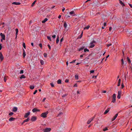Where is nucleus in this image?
<instances>
[{
	"label": "nucleus",
	"mask_w": 132,
	"mask_h": 132,
	"mask_svg": "<svg viewBox=\"0 0 132 132\" xmlns=\"http://www.w3.org/2000/svg\"><path fill=\"white\" fill-rule=\"evenodd\" d=\"M48 113V112L47 111L46 112L43 113L41 114V116L43 118H45L46 117Z\"/></svg>",
	"instance_id": "obj_1"
},
{
	"label": "nucleus",
	"mask_w": 132,
	"mask_h": 132,
	"mask_svg": "<svg viewBox=\"0 0 132 132\" xmlns=\"http://www.w3.org/2000/svg\"><path fill=\"white\" fill-rule=\"evenodd\" d=\"M95 43V40H93L90 43V47L92 48L94 47L95 45L94 44Z\"/></svg>",
	"instance_id": "obj_2"
},
{
	"label": "nucleus",
	"mask_w": 132,
	"mask_h": 132,
	"mask_svg": "<svg viewBox=\"0 0 132 132\" xmlns=\"http://www.w3.org/2000/svg\"><path fill=\"white\" fill-rule=\"evenodd\" d=\"M116 95L115 94H113V99L112 101V102L113 103H114L116 101Z\"/></svg>",
	"instance_id": "obj_3"
},
{
	"label": "nucleus",
	"mask_w": 132,
	"mask_h": 132,
	"mask_svg": "<svg viewBox=\"0 0 132 132\" xmlns=\"http://www.w3.org/2000/svg\"><path fill=\"white\" fill-rule=\"evenodd\" d=\"M0 35L2 38V39L1 40V41L2 42L3 40H5V36L4 34L2 33L0 34Z\"/></svg>",
	"instance_id": "obj_4"
},
{
	"label": "nucleus",
	"mask_w": 132,
	"mask_h": 132,
	"mask_svg": "<svg viewBox=\"0 0 132 132\" xmlns=\"http://www.w3.org/2000/svg\"><path fill=\"white\" fill-rule=\"evenodd\" d=\"M51 129L50 128H47L43 130L44 132H48L51 130Z\"/></svg>",
	"instance_id": "obj_5"
},
{
	"label": "nucleus",
	"mask_w": 132,
	"mask_h": 132,
	"mask_svg": "<svg viewBox=\"0 0 132 132\" xmlns=\"http://www.w3.org/2000/svg\"><path fill=\"white\" fill-rule=\"evenodd\" d=\"M69 14H70L71 16H77L76 14H75L74 11H73L70 12H69Z\"/></svg>",
	"instance_id": "obj_6"
},
{
	"label": "nucleus",
	"mask_w": 132,
	"mask_h": 132,
	"mask_svg": "<svg viewBox=\"0 0 132 132\" xmlns=\"http://www.w3.org/2000/svg\"><path fill=\"white\" fill-rule=\"evenodd\" d=\"M121 91H119L118 92V95L117 97L118 99H120L121 97Z\"/></svg>",
	"instance_id": "obj_7"
},
{
	"label": "nucleus",
	"mask_w": 132,
	"mask_h": 132,
	"mask_svg": "<svg viewBox=\"0 0 132 132\" xmlns=\"http://www.w3.org/2000/svg\"><path fill=\"white\" fill-rule=\"evenodd\" d=\"M94 117H93L89 119L87 122V123L88 124H89L90 122L93 120Z\"/></svg>",
	"instance_id": "obj_8"
},
{
	"label": "nucleus",
	"mask_w": 132,
	"mask_h": 132,
	"mask_svg": "<svg viewBox=\"0 0 132 132\" xmlns=\"http://www.w3.org/2000/svg\"><path fill=\"white\" fill-rule=\"evenodd\" d=\"M0 59L2 61L4 59V57H3V55L2 53L1 52L0 53Z\"/></svg>",
	"instance_id": "obj_9"
},
{
	"label": "nucleus",
	"mask_w": 132,
	"mask_h": 132,
	"mask_svg": "<svg viewBox=\"0 0 132 132\" xmlns=\"http://www.w3.org/2000/svg\"><path fill=\"white\" fill-rule=\"evenodd\" d=\"M118 114H116L115 116L113 117L112 119V121H113L116 118L117 116H118Z\"/></svg>",
	"instance_id": "obj_10"
},
{
	"label": "nucleus",
	"mask_w": 132,
	"mask_h": 132,
	"mask_svg": "<svg viewBox=\"0 0 132 132\" xmlns=\"http://www.w3.org/2000/svg\"><path fill=\"white\" fill-rule=\"evenodd\" d=\"M40 110L36 108H35L32 110V111L33 112H35L36 111H39Z\"/></svg>",
	"instance_id": "obj_11"
},
{
	"label": "nucleus",
	"mask_w": 132,
	"mask_h": 132,
	"mask_svg": "<svg viewBox=\"0 0 132 132\" xmlns=\"http://www.w3.org/2000/svg\"><path fill=\"white\" fill-rule=\"evenodd\" d=\"M12 4H14L16 5H20L21 4V3L20 2H13L12 3Z\"/></svg>",
	"instance_id": "obj_12"
},
{
	"label": "nucleus",
	"mask_w": 132,
	"mask_h": 132,
	"mask_svg": "<svg viewBox=\"0 0 132 132\" xmlns=\"http://www.w3.org/2000/svg\"><path fill=\"white\" fill-rule=\"evenodd\" d=\"M30 112H28L25 114L24 116V117L25 118H27L28 116L30 115Z\"/></svg>",
	"instance_id": "obj_13"
},
{
	"label": "nucleus",
	"mask_w": 132,
	"mask_h": 132,
	"mask_svg": "<svg viewBox=\"0 0 132 132\" xmlns=\"http://www.w3.org/2000/svg\"><path fill=\"white\" fill-rule=\"evenodd\" d=\"M110 109V108H108V109L105 111V112L104 113V114H107L108 112L109 111Z\"/></svg>",
	"instance_id": "obj_14"
},
{
	"label": "nucleus",
	"mask_w": 132,
	"mask_h": 132,
	"mask_svg": "<svg viewBox=\"0 0 132 132\" xmlns=\"http://www.w3.org/2000/svg\"><path fill=\"white\" fill-rule=\"evenodd\" d=\"M36 119V118L34 116H33L32 117L31 119V120L32 121H35Z\"/></svg>",
	"instance_id": "obj_15"
},
{
	"label": "nucleus",
	"mask_w": 132,
	"mask_h": 132,
	"mask_svg": "<svg viewBox=\"0 0 132 132\" xmlns=\"http://www.w3.org/2000/svg\"><path fill=\"white\" fill-rule=\"evenodd\" d=\"M17 110V108L16 107H14L13 108L12 110V111L14 112H15Z\"/></svg>",
	"instance_id": "obj_16"
},
{
	"label": "nucleus",
	"mask_w": 132,
	"mask_h": 132,
	"mask_svg": "<svg viewBox=\"0 0 132 132\" xmlns=\"http://www.w3.org/2000/svg\"><path fill=\"white\" fill-rule=\"evenodd\" d=\"M29 120H30V119H29V118H28L27 119L24 120L23 121V122L22 123V124H23L24 123L26 122H27Z\"/></svg>",
	"instance_id": "obj_17"
},
{
	"label": "nucleus",
	"mask_w": 132,
	"mask_h": 132,
	"mask_svg": "<svg viewBox=\"0 0 132 132\" xmlns=\"http://www.w3.org/2000/svg\"><path fill=\"white\" fill-rule=\"evenodd\" d=\"M15 119V118L11 117L9 119V121H11L14 120Z\"/></svg>",
	"instance_id": "obj_18"
},
{
	"label": "nucleus",
	"mask_w": 132,
	"mask_h": 132,
	"mask_svg": "<svg viewBox=\"0 0 132 132\" xmlns=\"http://www.w3.org/2000/svg\"><path fill=\"white\" fill-rule=\"evenodd\" d=\"M48 19L47 18H45L42 21V22L43 23H45V22L47 21Z\"/></svg>",
	"instance_id": "obj_19"
},
{
	"label": "nucleus",
	"mask_w": 132,
	"mask_h": 132,
	"mask_svg": "<svg viewBox=\"0 0 132 132\" xmlns=\"http://www.w3.org/2000/svg\"><path fill=\"white\" fill-rule=\"evenodd\" d=\"M121 79H119L118 80V84L117 86H119L120 85Z\"/></svg>",
	"instance_id": "obj_20"
},
{
	"label": "nucleus",
	"mask_w": 132,
	"mask_h": 132,
	"mask_svg": "<svg viewBox=\"0 0 132 132\" xmlns=\"http://www.w3.org/2000/svg\"><path fill=\"white\" fill-rule=\"evenodd\" d=\"M127 59L128 63H131V61L128 57H127Z\"/></svg>",
	"instance_id": "obj_21"
},
{
	"label": "nucleus",
	"mask_w": 132,
	"mask_h": 132,
	"mask_svg": "<svg viewBox=\"0 0 132 132\" xmlns=\"http://www.w3.org/2000/svg\"><path fill=\"white\" fill-rule=\"evenodd\" d=\"M59 37L58 36L57 37L56 40V43L57 44L58 43L59 41Z\"/></svg>",
	"instance_id": "obj_22"
},
{
	"label": "nucleus",
	"mask_w": 132,
	"mask_h": 132,
	"mask_svg": "<svg viewBox=\"0 0 132 132\" xmlns=\"http://www.w3.org/2000/svg\"><path fill=\"white\" fill-rule=\"evenodd\" d=\"M61 81L60 79L58 80L57 81V83L58 84H60L61 83Z\"/></svg>",
	"instance_id": "obj_23"
},
{
	"label": "nucleus",
	"mask_w": 132,
	"mask_h": 132,
	"mask_svg": "<svg viewBox=\"0 0 132 132\" xmlns=\"http://www.w3.org/2000/svg\"><path fill=\"white\" fill-rule=\"evenodd\" d=\"M119 2H120V3L121 4V5L122 6H124L125 5L124 4H123V3L122 2L120 1V0H119Z\"/></svg>",
	"instance_id": "obj_24"
},
{
	"label": "nucleus",
	"mask_w": 132,
	"mask_h": 132,
	"mask_svg": "<svg viewBox=\"0 0 132 132\" xmlns=\"http://www.w3.org/2000/svg\"><path fill=\"white\" fill-rule=\"evenodd\" d=\"M75 78L77 79L78 80V76L77 75H76L75 76Z\"/></svg>",
	"instance_id": "obj_25"
},
{
	"label": "nucleus",
	"mask_w": 132,
	"mask_h": 132,
	"mask_svg": "<svg viewBox=\"0 0 132 132\" xmlns=\"http://www.w3.org/2000/svg\"><path fill=\"white\" fill-rule=\"evenodd\" d=\"M25 77L24 76V75H22L21 77H20V79H21L22 78H25Z\"/></svg>",
	"instance_id": "obj_26"
},
{
	"label": "nucleus",
	"mask_w": 132,
	"mask_h": 132,
	"mask_svg": "<svg viewBox=\"0 0 132 132\" xmlns=\"http://www.w3.org/2000/svg\"><path fill=\"white\" fill-rule=\"evenodd\" d=\"M67 24L66 22H65L64 23V26L65 28H66L67 27Z\"/></svg>",
	"instance_id": "obj_27"
},
{
	"label": "nucleus",
	"mask_w": 132,
	"mask_h": 132,
	"mask_svg": "<svg viewBox=\"0 0 132 132\" xmlns=\"http://www.w3.org/2000/svg\"><path fill=\"white\" fill-rule=\"evenodd\" d=\"M34 88V86H30V88L31 89H33Z\"/></svg>",
	"instance_id": "obj_28"
},
{
	"label": "nucleus",
	"mask_w": 132,
	"mask_h": 132,
	"mask_svg": "<svg viewBox=\"0 0 132 132\" xmlns=\"http://www.w3.org/2000/svg\"><path fill=\"white\" fill-rule=\"evenodd\" d=\"M40 62L42 65H43L44 64V61L42 60H41Z\"/></svg>",
	"instance_id": "obj_29"
},
{
	"label": "nucleus",
	"mask_w": 132,
	"mask_h": 132,
	"mask_svg": "<svg viewBox=\"0 0 132 132\" xmlns=\"http://www.w3.org/2000/svg\"><path fill=\"white\" fill-rule=\"evenodd\" d=\"M89 27H90V26H88L87 27H85L84 28V29H89Z\"/></svg>",
	"instance_id": "obj_30"
},
{
	"label": "nucleus",
	"mask_w": 132,
	"mask_h": 132,
	"mask_svg": "<svg viewBox=\"0 0 132 132\" xmlns=\"http://www.w3.org/2000/svg\"><path fill=\"white\" fill-rule=\"evenodd\" d=\"M36 2V0H35V1H34V2L32 4V5H31L32 6V7L34 6V5L35 4V3Z\"/></svg>",
	"instance_id": "obj_31"
},
{
	"label": "nucleus",
	"mask_w": 132,
	"mask_h": 132,
	"mask_svg": "<svg viewBox=\"0 0 132 132\" xmlns=\"http://www.w3.org/2000/svg\"><path fill=\"white\" fill-rule=\"evenodd\" d=\"M4 23H1V25H2V28H3L4 27Z\"/></svg>",
	"instance_id": "obj_32"
},
{
	"label": "nucleus",
	"mask_w": 132,
	"mask_h": 132,
	"mask_svg": "<svg viewBox=\"0 0 132 132\" xmlns=\"http://www.w3.org/2000/svg\"><path fill=\"white\" fill-rule=\"evenodd\" d=\"M89 50L87 49V48H85L84 49V51L85 52H86V51L88 52Z\"/></svg>",
	"instance_id": "obj_33"
},
{
	"label": "nucleus",
	"mask_w": 132,
	"mask_h": 132,
	"mask_svg": "<svg viewBox=\"0 0 132 132\" xmlns=\"http://www.w3.org/2000/svg\"><path fill=\"white\" fill-rule=\"evenodd\" d=\"M121 64L122 65H123L124 64V61L123 59H122L121 60Z\"/></svg>",
	"instance_id": "obj_34"
},
{
	"label": "nucleus",
	"mask_w": 132,
	"mask_h": 132,
	"mask_svg": "<svg viewBox=\"0 0 132 132\" xmlns=\"http://www.w3.org/2000/svg\"><path fill=\"white\" fill-rule=\"evenodd\" d=\"M23 47H24V48L25 49H26V46L25 43H23Z\"/></svg>",
	"instance_id": "obj_35"
},
{
	"label": "nucleus",
	"mask_w": 132,
	"mask_h": 132,
	"mask_svg": "<svg viewBox=\"0 0 132 132\" xmlns=\"http://www.w3.org/2000/svg\"><path fill=\"white\" fill-rule=\"evenodd\" d=\"M23 57L24 58L26 56V52H23Z\"/></svg>",
	"instance_id": "obj_36"
},
{
	"label": "nucleus",
	"mask_w": 132,
	"mask_h": 132,
	"mask_svg": "<svg viewBox=\"0 0 132 132\" xmlns=\"http://www.w3.org/2000/svg\"><path fill=\"white\" fill-rule=\"evenodd\" d=\"M47 38L48 40H50V41H51V38L49 36H47Z\"/></svg>",
	"instance_id": "obj_37"
},
{
	"label": "nucleus",
	"mask_w": 132,
	"mask_h": 132,
	"mask_svg": "<svg viewBox=\"0 0 132 132\" xmlns=\"http://www.w3.org/2000/svg\"><path fill=\"white\" fill-rule=\"evenodd\" d=\"M108 129H107V127H106L103 130V131H106V130H108Z\"/></svg>",
	"instance_id": "obj_38"
},
{
	"label": "nucleus",
	"mask_w": 132,
	"mask_h": 132,
	"mask_svg": "<svg viewBox=\"0 0 132 132\" xmlns=\"http://www.w3.org/2000/svg\"><path fill=\"white\" fill-rule=\"evenodd\" d=\"M63 114V113L62 112H60L59 114H58L57 116V117H59L60 115H61Z\"/></svg>",
	"instance_id": "obj_39"
},
{
	"label": "nucleus",
	"mask_w": 132,
	"mask_h": 132,
	"mask_svg": "<svg viewBox=\"0 0 132 132\" xmlns=\"http://www.w3.org/2000/svg\"><path fill=\"white\" fill-rule=\"evenodd\" d=\"M50 84L52 86V87H54V85L52 83H51Z\"/></svg>",
	"instance_id": "obj_40"
},
{
	"label": "nucleus",
	"mask_w": 132,
	"mask_h": 132,
	"mask_svg": "<svg viewBox=\"0 0 132 132\" xmlns=\"http://www.w3.org/2000/svg\"><path fill=\"white\" fill-rule=\"evenodd\" d=\"M23 73V71L22 70H21L20 71V74H22Z\"/></svg>",
	"instance_id": "obj_41"
},
{
	"label": "nucleus",
	"mask_w": 132,
	"mask_h": 132,
	"mask_svg": "<svg viewBox=\"0 0 132 132\" xmlns=\"http://www.w3.org/2000/svg\"><path fill=\"white\" fill-rule=\"evenodd\" d=\"M84 49V47H82V48H80L79 50V51H82V50L83 49Z\"/></svg>",
	"instance_id": "obj_42"
},
{
	"label": "nucleus",
	"mask_w": 132,
	"mask_h": 132,
	"mask_svg": "<svg viewBox=\"0 0 132 132\" xmlns=\"http://www.w3.org/2000/svg\"><path fill=\"white\" fill-rule=\"evenodd\" d=\"M67 95L66 94H64L62 96V97H65L66 96H67Z\"/></svg>",
	"instance_id": "obj_43"
},
{
	"label": "nucleus",
	"mask_w": 132,
	"mask_h": 132,
	"mask_svg": "<svg viewBox=\"0 0 132 132\" xmlns=\"http://www.w3.org/2000/svg\"><path fill=\"white\" fill-rule=\"evenodd\" d=\"M76 61V60H73V61H72L71 62H70V63H75V62Z\"/></svg>",
	"instance_id": "obj_44"
},
{
	"label": "nucleus",
	"mask_w": 132,
	"mask_h": 132,
	"mask_svg": "<svg viewBox=\"0 0 132 132\" xmlns=\"http://www.w3.org/2000/svg\"><path fill=\"white\" fill-rule=\"evenodd\" d=\"M13 114V112H11L10 113H9V115H10V116H12V115Z\"/></svg>",
	"instance_id": "obj_45"
},
{
	"label": "nucleus",
	"mask_w": 132,
	"mask_h": 132,
	"mask_svg": "<svg viewBox=\"0 0 132 132\" xmlns=\"http://www.w3.org/2000/svg\"><path fill=\"white\" fill-rule=\"evenodd\" d=\"M37 90H36L35 92H34L33 93V94H35L37 92Z\"/></svg>",
	"instance_id": "obj_46"
},
{
	"label": "nucleus",
	"mask_w": 132,
	"mask_h": 132,
	"mask_svg": "<svg viewBox=\"0 0 132 132\" xmlns=\"http://www.w3.org/2000/svg\"><path fill=\"white\" fill-rule=\"evenodd\" d=\"M94 70H92L90 71L91 73H93L94 72Z\"/></svg>",
	"instance_id": "obj_47"
},
{
	"label": "nucleus",
	"mask_w": 132,
	"mask_h": 132,
	"mask_svg": "<svg viewBox=\"0 0 132 132\" xmlns=\"http://www.w3.org/2000/svg\"><path fill=\"white\" fill-rule=\"evenodd\" d=\"M65 82H69V80L68 79H66L65 80Z\"/></svg>",
	"instance_id": "obj_48"
},
{
	"label": "nucleus",
	"mask_w": 132,
	"mask_h": 132,
	"mask_svg": "<svg viewBox=\"0 0 132 132\" xmlns=\"http://www.w3.org/2000/svg\"><path fill=\"white\" fill-rule=\"evenodd\" d=\"M47 55V54L46 53H44V57H46Z\"/></svg>",
	"instance_id": "obj_49"
},
{
	"label": "nucleus",
	"mask_w": 132,
	"mask_h": 132,
	"mask_svg": "<svg viewBox=\"0 0 132 132\" xmlns=\"http://www.w3.org/2000/svg\"><path fill=\"white\" fill-rule=\"evenodd\" d=\"M112 45V44H108L107 45V46L108 47H109V46H111Z\"/></svg>",
	"instance_id": "obj_50"
},
{
	"label": "nucleus",
	"mask_w": 132,
	"mask_h": 132,
	"mask_svg": "<svg viewBox=\"0 0 132 132\" xmlns=\"http://www.w3.org/2000/svg\"><path fill=\"white\" fill-rule=\"evenodd\" d=\"M47 46H48V48H49L50 50L51 48V47L50 45H48Z\"/></svg>",
	"instance_id": "obj_51"
},
{
	"label": "nucleus",
	"mask_w": 132,
	"mask_h": 132,
	"mask_svg": "<svg viewBox=\"0 0 132 132\" xmlns=\"http://www.w3.org/2000/svg\"><path fill=\"white\" fill-rule=\"evenodd\" d=\"M63 40V38H62L60 40V43H61L62 42V41Z\"/></svg>",
	"instance_id": "obj_52"
},
{
	"label": "nucleus",
	"mask_w": 132,
	"mask_h": 132,
	"mask_svg": "<svg viewBox=\"0 0 132 132\" xmlns=\"http://www.w3.org/2000/svg\"><path fill=\"white\" fill-rule=\"evenodd\" d=\"M18 32H16V33H15V35H16V37H15V38H17V35L18 34Z\"/></svg>",
	"instance_id": "obj_53"
},
{
	"label": "nucleus",
	"mask_w": 132,
	"mask_h": 132,
	"mask_svg": "<svg viewBox=\"0 0 132 132\" xmlns=\"http://www.w3.org/2000/svg\"><path fill=\"white\" fill-rule=\"evenodd\" d=\"M121 86H122V88H123L124 87V85L123 84V83H122L121 84Z\"/></svg>",
	"instance_id": "obj_54"
},
{
	"label": "nucleus",
	"mask_w": 132,
	"mask_h": 132,
	"mask_svg": "<svg viewBox=\"0 0 132 132\" xmlns=\"http://www.w3.org/2000/svg\"><path fill=\"white\" fill-rule=\"evenodd\" d=\"M96 77H97V76H93L92 78H96Z\"/></svg>",
	"instance_id": "obj_55"
},
{
	"label": "nucleus",
	"mask_w": 132,
	"mask_h": 132,
	"mask_svg": "<svg viewBox=\"0 0 132 132\" xmlns=\"http://www.w3.org/2000/svg\"><path fill=\"white\" fill-rule=\"evenodd\" d=\"M52 37L54 38H55L56 37V35H54L52 36Z\"/></svg>",
	"instance_id": "obj_56"
},
{
	"label": "nucleus",
	"mask_w": 132,
	"mask_h": 132,
	"mask_svg": "<svg viewBox=\"0 0 132 132\" xmlns=\"http://www.w3.org/2000/svg\"><path fill=\"white\" fill-rule=\"evenodd\" d=\"M39 46L41 47L42 48V44H40L39 45Z\"/></svg>",
	"instance_id": "obj_57"
},
{
	"label": "nucleus",
	"mask_w": 132,
	"mask_h": 132,
	"mask_svg": "<svg viewBox=\"0 0 132 132\" xmlns=\"http://www.w3.org/2000/svg\"><path fill=\"white\" fill-rule=\"evenodd\" d=\"M73 86H74V87H76L77 86V84H74V85Z\"/></svg>",
	"instance_id": "obj_58"
},
{
	"label": "nucleus",
	"mask_w": 132,
	"mask_h": 132,
	"mask_svg": "<svg viewBox=\"0 0 132 132\" xmlns=\"http://www.w3.org/2000/svg\"><path fill=\"white\" fill-rule=\"evenodd\" d=\"M2 48V46L1 44H0V50H1Z\"/></svg>",
	"instance_id": "obj_59"
},
{
	"label": "nucleus",
	"mask_w": 132,
	"mask_h": 132,
	"mask_svg": "<svg viewBox=\"0 0 132 132\" xmlns=\"http://www.w3.org/2000/svg\"><path fill=\"white\" fill-rule=\"evenodd\" d=\"M46 98H44L43 99V101H42L43 102H44L45 100H46Z\"/></svg>",
	"instance_id": "obj_60"
},
{
	"label": "nucleus",
	"mask_w": 132,
	"mask_h": 132,
	"mask_svg": "<svg viewBox=\"0 0 132 132\" xmlns=\"http://www.w3.org/2000/svg\"><path fill=\"white\" fill-rule=\"evenodd\" d=\"M15 31L16 32H18V29L16 28L15 29Z\"/></svg>",
	"instance_id": "obj_61"
},
{
	"label": "nucleus",
	"mask_w": 132,
	"mask_h": 132,
	"mask_svg": "<svg viewBox=\"0 0 132 132\" xmlns=\"http://www.w3.org/2000/svg\"><path fill=\"white\" fill-rule=\"evenodd\" d=\"M112 29V28L111 27H110L109 28V31H111V30Z\"/></svg>",
	"instance_id": "obj_62"
},
{
	"label": "nucleus",
	"mask_w": 132,
	"mask_h": 132,
	"mask_svg": "<svg viewBox=\"0 0 132 132\" xmlns=\"http://www.w3.org/2000/svg\"><path fill=\"white\" fill-rule=\"evenodd\" d=\"M106 23L105 22L104 23V26L105 27L106 26Z\"/></svg>",
	"instance_id": "obj_63"
},
{
	"label": "nucleus",
	"mask_w": 132,
	"mask_h": 132,
	"mask_svg": "<svg viewBox=\"0 0 132 132\" xmlns=\"http://www.w3.org/2000/svg\"><path fill=\"white\" fill-rule=\"evenodd\" d=\"M129 5L131 8H132V5L131 4H129Z\"/></svg>",
	"instance_id": "obj_64"
}]
</instances>
